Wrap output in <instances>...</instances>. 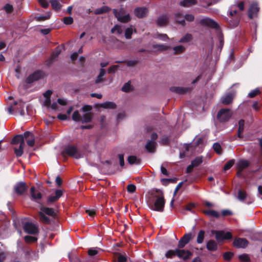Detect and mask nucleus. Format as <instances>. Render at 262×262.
I'll return each mask as SVG.
<instances>
[{
	"mask_svg": "<svg viewBox=\"0 0 262 262\" xmlns=\"http://www.w3.org/2000/svg\"><path fill=\"white\" fill-rule=\"evenodd\" d=\"M121 90L124 92H129L132 90L129 82L125 83L121 88Z\"/></svg>",
	"mask_w": 262,
	"mask_h": 262,
	"instance_id": "obj_53",
	"label": "nucleus"
},
{
	"mask_svg": "<svg viewBox=\"0 0 262 262\" xmlns=\"http://www.w3.org/2000/svg\"><path fill=\"white\" fill-rule=\"evenodd\" d=\"M61 52V48L59 46H57L51 54L49 58L50 63H52L54 60H55Z\"/></svg>",
	"mask_w": 262,
	"mask_h": 262,
	"instance_id": "obj_20",
	"label": "nucleus"
},
{
	"mask_svg": "<svg viewBox=\"0 0 262 262\" xmlns=\"http://www.w3.org/2000/svg\"><path fill=\"white\" fill-rule=\"evenodd\" d=\"M161 143L163 145H168L169 143V139L167 136H164L161 139Z\"/></svg>",
	"mask_w": 262,
	"mask_h": 262,
	"instance_id": "obj_62",
	"label": "nucleus"
},
{
	"mask_svg": "<svg viewBox=\"0 0 262 262\" xmlns=\"http://www.w3.org/2000/svg\"><path fill=\"white\" fill-rule=\"evenodd\" d=\"M136 187L134 184H129L127 186V191L129 193H134L136 191Z\"/></svg>",
	"mask_w": 262,
	"mask_h": 262,
	"instance_id": "obj_61",
	"label": "nucleus"
},
{
	"mask_svg": "<svg viewBox=\"0 0 262 262\" xmlns=\"http://www.w3.org/2000/svg\"><path fill=\"white\" fill-rule=\"evenodd\" d=\"M203 212L205 215L207 216L214 217L217 219L219 218L220 217V214L219 212L214 210H204Z\"/></svg>",
	"mask_w": 262,
	"mask_h": 262,
	"instance_id": "obj_36",
	"label": "nucleus"
},
{
	"mask_svg": "<svg viewBox=\"0 0 262 262\" xmlns=\"http://www.w3.org/2000/svg\"><path fill=\"white\" fill-rule=\"evenodd\" d=\"M249 244L248 240L245 238L237 237L234 239L233 244L237 248H245Z\"/></svg>",
	"mask_w": 262,
	"mask_h": 262,
	"instance_id": "obj_12",
	"label": "nucleus"
},
{
	"mask_svg": "<svg viewBox=\"0 0 262 262\" xmlns=\"http://www.w3.org/2000/svg\"><path fill=\"white\" fill-rule=\"evenodd\" d=\"M105 70L104 69H101L100 70V73L98 75L97 79L95 80V83L98 84L104 81V78H103V77L105 75Z\"/></svg>",
	"mask_w": 262,
	"mask_h": 262,
	"instance_id": "obj_33",
	"label": "nucleus"
},
{
	"mask_svg": "<svg viewBox=\"0 0 262 262\" xmlns=\"http://www.w3.org/2000/svg\"><path fill=\"white\" fill-rule=\"evenodd\" d=\"M145 148L149 152H154L156 149L155 142L148 141L145 145Z\"/></svg>",
	"mask_w": 262,
	"mask_h": 262,
	"instance_id": "obj_35",
	"label": "nucleus"
},
{
	"mask_svg": "<svg viewBox=\"0 0 262 262\" xmlns=\"http://www.w3.org/2000/svg\"><path fill=\"white\" fill-rule=\"evenodd\" d=\"M213 148L218 155H221L222 154V148L220 143L217 142L214 143L213 145Z\"/></svg>",
	"mask_w": 262,
	"mask_h": 262,
	"instance_id": "obj_46",
	"label": "nucleus"
},
{
	"mask_svg": "<svg viewBox=\"0 0 262 262\" xmlns=\"http://www.w3.org/2000/svg\"><path fill=\"white\" fill-rule=\"evenodd\" d=\"M93 115L92 113H86L81 117L80 122L82 123H89L92 120Z\"/></svg>",
	"mask_w": 262,
	"mask_h": 262,
	"instance_id": "obj_25",
	"label": "nucleus"
},
{
	"mask_svg": "<svg viewBox=\"0 0 262 262\" xmlns=\"http://www.w3.org/2000/svg\"><path fill=\"white\" fill-rule=\"evenodd\" d=\"M185 48L182 45L176 46L173 48V50L174 51V54L175 55L182 54L185 51Z\"/></svg>",
	"mask_w": 262,
	"mask_h": 262,
	"instance_id": "obj_40",
	"label": "nucleus"
},
{
	"mask_svg": "<svg viewBox=\"0 0 262 262\" xmlns=\"http://www.w3.org/2000/svg\"><path fill=\"white\" fill-rule=\"evenodd\" d=\"M81 117V116L79 114L78 111H75L74 112L72 116V120L75 122H80Z\"/></svg>",
	"mask_w": 262,
	"mask_h": 262,
	"instance_id": "obj_47",
	"label": "nucleus"
},
{
	"mask_svg": "<svg viewBox=\"0 0 262 262\" xmlns=\"http://www.w3.org/2000/svg\"><path fill=\"white\" fill-rule=\"evenodd\" d=\"M178 181L177 178H163L161 179V183L164 186H167L169 183H176Z\"/></svg>",
	"mask_w": 262,
	"mask_h": 262,
	"instance_id": "obj_39",
	"label": "nucleus"
},
{
	"mask_svg": "<svg viewBox=\"0 0 262 262\" xmlns=\"http://www.w3.org/2000/svg\"><path fill=\"white\" fill-rule=\"evenodd\" d=\"M206 248L210 251H215L217 249V244L215 241L210 239L207 243Z\"/></svg>",
	"mask_w": 262,
	"mask_h": 262,
	"instance_id": "obj_23",
	"label": "nucleus"
},
{
	"mask_svg": "<svg viewBox=\"0 0 262 262\" xmlns=\"http://www.w3.org/2000/svg\"><path fill=\"white\" fill-rule=\"evenodd\" d=\"M119 67V65H113L108 69L107 73L108 74H114L118 69Z\"/></svg>",
	"mask_w": 262,
	"mask_h": 262,
	"instance_id": "obj_56",
	"label": "nucleus"
},
{
	"mask_svg": "<svg viewBox=\"0 0 262 262\" xmlns=\"http://www.w3.org/2000/svg\"><path fill=\"white\" fill-rule=\"evenodd\" d=\"M247 197V194L246 191L239 189L238 191L237 198L241 201H244Z\"/></svg>",
	"mask_w": 262,
	"mask_h": 262,
	"instance_id": "obj_42",
	"label": "nucleus"
},
{
	"mask_svg": "<svg viewBox=\"0 0 262 262\" xmlns=\"http://www.w3.org/2000/svg\"><path fill=\"white\" fill-rule=\"evenodd\" d=\"M99 107L106 109H115L117 107V105L113 102L106 101L100 104Z\"/></svg>",
	"mask_w": 262,
	"mask_h": 262,
	"instance_id": "obj_29",
	"label": "nucleus"
},
{
	"mask_svg": "<svg viewBox=\"0 0 262 262\" xmlns=\"http://www.w3.org/2000/svg\"><path fill=\"white\" fill-rule=\"evenodd\" d=\"M202 162V158L200 157H197L194 160L191 161V164L194 167H196L199 166Z\"/></svg>",
	"mask_w": 262,
	"mask_h": 262,
	"instance_id": "obj_44",
	"label": "nucleus"
},
{
	"mask_svg": "<svg viewBox=\"0 0 262 262\" xmlns=\"http://www.w3.org/2000/svg\"><path fill=\"white\" fill-rule=\"evenodd\" d=\"M127 161L129 164L133 165L137 163V158L135 156H129L127 158Z\"/></svg>",
	"mask_w": 262,
	"mask_h": 262,
	"instance_id": "obj_58",
	"label": "nucleus"
},
{
	"mask_svg": "<svg viewBox=\"0 0 262 262\" xmlns=\"http://www.w3.org/2000/svg\"><path fill=\"white\" fill-rule=\"evenodd\" d=\"M133 34V30L130 28H127L125 31V37L126 39H130Z\"/></svg>",
	"mask_w": 262,
	"mask_h": 262,
	"instance_id": "obj_57",
	"label": "nucleus"
},
{
	"mask_svg": "<svg viewBox=\"0 0 262 262\" xmlns=\"http://www.w3.org/2000/svg\"><path fill=\"white\" fill-rule=\"evenodd\" d=\"M192 234L191 232L185 234L179 240L178 244V248H183L191 239Z\"/></svg>",
	"mask_w": 262,
	"mask_h": 262,
	"instance_id": "obj_10",
	"label": "nucleus"
},
{
	"mask_svg": "<svg viewBox=\"0 0 262 262\" xmlns=\"http://www.w3.org/2000/svg\"><path fill=\"white\" fill-rule=\"evenodd\" d=\"M38 214L40 220L42 223L47 225L51 224V220L49 217L47 216L42 212H39Z\"/></svg>",
	"mask_w": 262,
	"mask_h": 262,
	"instance_id": "obj_34",
	"label": "nucleus"
},
{
	"mask_svg": "<svg viewBox=\"0 0 262 262\" xmlns=\"http://www.w3.org/2000/svg\"><path fill=\"white\" fill-rule=\"evenodd\" d=\"M30 193L31 196V200L35 201L37 203H39L38 200H41L42 198V194L39 192L36 191L34 187H32L30 189Z\"/></svg>",
	"mask_w": 262,
	"mask_h": 262,
	"instance_id": "obj_16",
	"label": "nucleus"
},
{
	"mask_svg": "<svg viewBox=\"0 0 262 262\" xmlns=\"http://www.w3.org/2000/svg\"><path fill=\"white\" fill-rule=\"evenodd\" d=\"M232 113L229 108H222L217 113L216 118L221 123L228 121L231 117Z\"/></svg>",
	"mask_w": 262,
	"mask_h": 262,
	"instance_id": "obj_3",
	"label": "nucleus"
},
{
	"mask_svg": "<svg viewBox=\"0 0 262 262\" xmlns=\"http://www.w3.org/2000/svg\"><path fill=\"white\" fill-rule=\"evenodd\" d=\"M148 12L147 8L145 7H137L134 10L135 15L139 18H142L147 16Z\"/></svg>",
	"mask_w": 262,
	"mask_h": 262,
	"instance_id": "obj_13",
	"label": "nucleus"
},
{
	"mask_svg": "<svg viewBox=\"0 0 262 262\" xmlns=\"http://www.w3.org/2000/svg\"><path fill=\"white\" fill-rule=\"evenodd\" d=\"M233 100V95L231 93L228 94L225 96H223L221 98V102L225 104L228 105L231 103Z\"/></svg>",
	"mask_w": 262,
	"mask_h": 262,
	"instance_id": "obj_26",
	"label": "nucleus"
},
{
	"mask_svg": "<svg viewBox=\"0 0 262 262\" xmlns=\"http://www.w3.org/2000/svg\"><path fill=\"white\" fill-rule=\"evenodd\" d=\"M63 21L66 25H71L73 23V19L72 17H64L63 18Z\"/></svg>",
	"mask_w": 262,
	"mask_h": 262,
	"instance_id": "obj_59",
	"label": "nucleus"
},
{
	"mask_svg": "<svg viewBox=\"0 0 262 262\" xmlns=\"http://www.w3.org/2000/svg\"><path fill=\"white\" fill-rule=\"evenodd\" d=\"M157 23L158 25L160 27L165 26L168 23V18L166 15L161 16L158 18Z\"/></svg>",
	"mask_w": 262,
	"mask_h": 262,
	"instance_id": "obj_30",
	"label": "nucleus"
},
{
	"mask_svg": "<svg viewBox=\"0 0 262 262\" xmlns=\"http://www.w3.org/2000/svg\"><path fill=\"white\" fill-rule=\"evenodd\" d=\"M63 153L77 159L81 157V154L78 151L77 148L72 145L67 146L64 149Z\"/></svg>",
	"mask_w": 262,
	"mask_h": 262,
	"instance_id": "obj_6",
	"label": "nucleus"
},
{
	"mask_svg": "<svg viewBox=\"0 0 262 262\" xmlns=\"http://www.w3.org/2000/svg\"><path fill=\"white\" fill-rule=\"evenodd\" d=\"M37 238L30 235H26L24 237V240L28 244L34 243L37 241Z\"/></svg>",
	"mask_w": 262,
	"mask_h": 262,
	"instance_id": "obj_45",
	"label": "nucleus"
},
{
	"mask_svg": "<svg viewBox=\"0 0 262 262\" xmlns=\"http://www.w3.org/2000/svg\"><path fill=\"white\" fill-rule=\"evenodd\" d=\"M18 143H20V145H21V143L25 144L24 137L23 135H17L15 136L13 138L11 142L12 144H17Z\"/></svg>",
	"mask_w": 262,
	"mask_h": 262,
	"instance_id": "obj_24",
	"label": "nucleus"
},
{
	"mask_svg": "<svg viewBox=\"0 0 262 262\" xmlns=\"http://www.w3.org/2000/svg\"><path fill=\"white\" fill-rule=\"evenodd\" d=\"M229 12V16L231 17L232 19H230L229 24V25L232 28L236 27L238 26L240 17L238 15H237V11L236 10V5H231L228 10Z\"/></svg>",
	"mask_w": 262,
	"mask_h": 262,
	"instance_id": "obj_2",
	"label": "nucleus"
},
{
	"mask_svg": "<svg viewBox=\"0 0 262 262\" xmlns=\"http://www.w3.org/2000/svg\"><path fill=\"white\" fill-rule=\"evenodd\" d=\"M116 32L118 34H120L122 33V30L121 28V27L118 25H116L112 29H111V32L112 33H114Z\"/></svg>",
	"mask_w": 262,
	"mask_h": 262,
	"instance_id": "obj_55",
	"label": "nucleus"
},
{
	"mask_svg": "<svg viewBox=\"0 0 262 262\" xmlns=\"http://www.w3.org/2000/svg\"><path fill=\"white\" fill-rule=\"evenodd\" d=\"M185 20H186L188 21H192L194 19V16L192 14H186L184 16Z\"/></svg>",
	"mask_w": 262,
	"mask_h": 262,
	"instance_id": "obj_64",
	"label": "nucleus"
},
{
	"mask_svg": "<svg viewBox=\"0 0 262 262\" xmlns=\"http://www.w3.org/2000/svg\"><path fill=\"white\" fill-rule=\"evenodd\" d=\"M192 39V36L191 34L187 33L179 40V42L187 43L189 42Z\"/></svg>",
	"mask_w": 262,
	"mask_h": 262,
	"instance_id": "obj_43",
	"label": "nucleus"
},
{
	"mask_svg": "<svg viewBox=\"0 0 262 262\" xmlns=\"http://www.w3.org/2000/svg\"><path fill=\"white\" fill-rule=\"evenodd\" d=\"M212 233L215 235V239L218 243L223 242L225 239H230L233 237L232 234L230 232L225 233L224 231L212 230Z\"/></svg>",
	"mask_w": 262,
	"mask_h": 262,
	"instance_id": "obj_5",
	"label": "nucleus"
},
{
	"mask_svg": "<svg viewBox=\"0 0 262 262\" xmlns=\"http://www.w3.org/2000/svg\"><path fill=\"white\" fill-rule=\"evenodd\" d=\"M196 0H183L180 2V5L184 7H190L197 4Z\"/></svg>",
	"mask_w": 262,
	"mask_h": 262,
	"instance_id": "obj_28",
	"label": "nucleus"
},
{
	"mask_svg": "<svg viewBox=\"0 0 262 262\" xmlns=\"http://www.w3.org/2000/svg\"><path fill=\"white\" fill-rule=\"evenodd\" d=\"M27 144L30 146L33 147L35 143V139L34 136H32L30 138L26 140Z\"/></svg>",
	"mask_w": 262,
	"mask_h": 262,
	"instance_id": "obj_63",
	"label": "nucleus"
},
{
	"mask_svg": "<svg viewBox=\"0 0 262 262\" xmlns=\"http://www.w3.org/2000/svg\"><path fill=\"white\" fill-rule=\"evenodd\" d=\"M45 76V73L41 70H36L30 74L26 79L27 84H31L35 81L42 79Z\"/></svg>",
	"mask_w": 262,
	"mask_h": 262,
	"instance_id": "obj_4",
	"label": "nucleus"
},
{
	"mask_svg": "<svg viewBox=\"0 0 262 262\" xmlns=\"http://www.w3.org/2000/svg\"><path fill=\"white\" fill-rule=\"evenodd\" d=\"M111 10V9L110 7L106 6H104L95 10L94 14L96 15L101 14L106 12H108Z\"/></svg>",
	"mask_w": 262,
	"mask_h": 262,
	"instance_id": "obj_31",
	"label": "nucleus"
},
{
	"mask_svg": "<svg viewBox=\"0 0 262 262\" xmlns=\"http://www.w3.org/2000/svg\"><path fill=\"white\" fill-rule=\"evenodd\" d=\"M51 6L55 11H59L61 8V5L58 0H51L50 1Z\"/></svg>",
	"mask_w": 262,
	"mask_h": 262,
	"instance_id": "obj_38",
	"label": "nucleus"
},
{
	"mask_svg": "<svg viewBox=\"0 0 262 262\" xmlns=\"http://www.w3.org/2000/svg\"><path fill=\"white\" fill-rule=\"evenodd\" d=\"M234 163H235V160L234 159H231V160H229L225 164V165L224 166V170L225 171L229 170L234 165Z\"/></svg>",
	"mask_w": 262,
	"mask_h": 262,
	"instance_id": "obj_48",
	"label": "nucleus"
},
{
	"mask_svg": "<svg viewBox=\"0 0 262 262\" xmlns=\"http://www.w3.org/2000/svg\"><path fill=\"white\" fill-rule=\"evenodd\" d=\"M40 209L41 211V212H42L45 214H46L52 217H55L56 216V213L53 208L42 206L40 207Z\"/></svg>",
	"mask_w": 262,
	"mask_h": 262,
	"instance_id": "obj_21",
	"label": "nucleus"
},
{
	"mask_svg": "<svg viewBox=\"0 0 262 262\" xmlns=\"http://www.w3.org/2000/svg\"><path fill=\"white\" fill-rule=\"evenodd\" d=\"M154 195L155 197L157 198V199L155 201L154 206H152V210L156 211L163 212L165 203L163 191L156 189L155 190V193Z\"/></svg>",
	"mask_w": 262,
	"mask_h": 262,
	"instance_id": "obj_1",
	"label": "nucleus"
},
{
	"mask_svg": "<svg viewBox=\"0 0 262 262\" xmlns=\"http://www.w3.org/2000/svg\"><path fill=\"white\" fill-rule=\"evenodd\" d=\"M176 252L177 256L180 258H183L184 260L188 259L192 255V253L190 251L179 249V248L176 249Z\"/></svg>",
	"mask_w": 262,
	"mask_h": 262,
	"instance_id": "obj_11",
	"label": "nucleus"
},
{
	"mask_svg": "<svg viewBox=\"0 0 262 262\" xmlns=\"http://www.w3.org/2000/svg\"><path fill=\"white\" fill-rule=\"evenodd\" d=\"M113 13L117 19L121 23H127L130 20V17L128 14L123 15V16H120L119 14L117 13V9H113Z\"/></svg>",
	"mask_w": 262,
	"mask_h": 262,
	"instance_id": "obj_19",
	"label": "nucleus"
},
{
	"mask_svg": "<svg viewBox=\"0 0 262 262\" xmlns=\"http://www.w3.org/2000/svg\"><path fill=\"white\" fill-rule=\"evenodd\" d=\"M233 256V253L231 252H226L223 254L224 260L229 261Z\"/></svg>",
	"mask_w": 262,
	"mask_h": 262,
	"instance_id": "obj_52",
	"label": "nucleus"
},
{
	"mask_svg": "<svg viewBox=\"0 0 262 262\" xmlns=\"http://www.w3.org/2000/svg\"><path fill=\"white\" fill-rule=\"evenodd\" d=\"M259 11V8L256 3L252 4L248 11V16L250 19H253L255 15Z\"/></svg>",
	"mask_w": 262,
	"mask_h": 262,
	"instance_id": "obj_14",
	"label": "nucleus"
},
{
	"mask_svg": "<svg viewBox=\"0 0 262 262\" xmlns=\"http://www.w3.org/2000/svg\"><path fill=\"white\" fill-rule=\"evenodd\" d=\"M205 232L203 230H201L197 235L196 242L198 244H202L203 243L204 238H205Z\"/></svg>",
	"mask_w": 262,
	"mask_h": 262,
	"instance_id": "obj_41",
	"label": "nucleus"
},
{
	"mask_svg": "<svg viewBox=\"0 0 262 262\" xmlns=\"http://www.w3.org/2000/svg\"><path fill=\"white\" fill-rule=\"evenodd\" d=\"M25 145V144L21 143V145H19L18 148L16 147L14 148V153L17 157H20L23 154Z\"/></svg>",
	"mask_w": 262,
	"mask_h": 262,
	"instance_id": "obj_37",
	"label": "nucleus"
},
{
	"mask_svg": "<svg viewBox=\"0 0 262 262\" xmlns=\"http://www.w3.org/2000/svg\"><path fill=\"white\" fill-rule=\"evenodd\" d=\"M28 186L25 182H19L14 186V192L18 195H21L27 190Z\"/></svg>",
	"mask_w": 262,
	"mask_h": 262,
	"instance_id": "obj_9",
	"label": "nucleus"
},
{
	"mask_svg": "<svg viewBox=\"0 0 262 262\" xmlns=\"http://www.w3.org/2000/svg\"><path fill=\"white\" fill-rule=\"evenodd\" d=\"M260 93V91L258 89H255L252 91H251L249 94H248V97L249 98H254L257 95L259 94Z\"/></svg>",
	"mask_w": 262,
	"mask_h": 262,
	"instance_id": "obj_54",
	"label": "nucleus"
},
{
	"mask_svg": "<svg viewBox=\"0 0 262 262\" xmlns=\"http://www.w3.org/2000/svg\"><path fill=\"white\" fill-rule=\"evenodd\" d=\"M175 20L177 23L183 27L186 25L185 19L182 13L178 12L174 14Z\"/></svg>",
	"mask_w": 262,
	"mask_h": 262,
	"instance_id": "obj_22",
	"label": "nucleus"
},
{
	"mask_svg": "<svg viewBox=\"0 0 262 262\" xmlns=\"http://www.w3.org/2000/svg\"><path fill=\"white\" fill-rule=\"evenodd\" d=\"M200 24L201 26H207L212 29H219L220 26L218 23L213 19L206 17L200 20Z\"/></svg>",
	"mask_w": 262,
	"mask_h": 262,
	"instance_id": "obj_8",
	"label": "nucleus"
},
{
	"mask_svg": "<svg viewBox=\"0 0 262 262\" xmlns=\"http://www.w3.org/2000/svg\"><path fill=\"white\" fill-rule=\"evenodd\" d=\"M127 260V257L126 254H124L119 253L115 252L113 256V262H126Z\"/></svg>",
	"mask_w": 262,
	"mask_h": 262,
	"instance_id": "obj_17",
	"label": "nucleus"
},
{
	"mask_svg": "<svg viewBox=\"0 0 262 262\" xmlns=\"http://www.w3.org/2000/svg\"><path fill=\"white\" fill-rule=\"evenodd\" d=\"M24 231L29 234L35 235L38 233L39 230L38 227L34 224L27 222L23 224Z\"/></svg>",
	"mask_w": 262,
	"mask_h": 262,
	"instance_id": "obj_7",
	"label": "nucleus"
},
{
	"mask_svg": "<svg viewBox=\"0 0 262 262\" xmlns=\"http://www.w3.org/2000/svg\"><path fill=\"white\" fill-rule=\"evenodd\" d=\"M170 91L179 94H184L190 91V88L181 86H171Z\"/></svg>",
	"mask_w": 262,
	"mask_h": 262,
	"instance_id": "obj_18",
	"label": "nucleus"
},
{
	"mask_svg": "<svg viewBox=\"0 0 262 262\" xmlns=\"http://www.w3.org/2000/svg\"><path fill=\"white\" fill-rule=\"evenodd\" d=\"M238 258L243 262H249L250 259L249 255L247 254H242L238 256Z\"/></svg>",
	"mask_w": 262,
	"mask_h": 262,
	"instance_id": "obj_51",
	"label": "nucleus"
},
{
	"mask_svg": "<svg viewBox=\"0 0 262 262\" xmlns=\"http://www.w3.org/2000/svg\"><path fill=\"white\" fill-rule=\"evenodd\" d=\"M152 47L154 49H158L160 51H165L169 48V47L166 45L158 44L153 45Z\"/></svg>",
	"mask_w": 262,
	"mask_h": 262,
	"instance_id": "obj_50",
	"label": "nucleus"
},
{
	"mask_svg": "<svg viewBox=\"0 0 262 262\" xmlns=\"http://www.w3.org/2000/svg\"><path fill=\"white\" fill-rule=\"evenodd\" d=\"M237 168L244 169L250 165V162L246 160H241L237 163Z\"/></svg>",
	"mask_w": 262,
	"mask_h": 262,
	"instance_id": "obj_32",
	"label": "nucleus"
},
{
	"mask_svg": "<svg viewBox=\"0 0 262 262\" xmlns=\"http://www.w3.org/2000/svg\"><path fill=\"white\" fill-rule=\"evenodd\" d=\"M244 126L245 120L243 119L239 120L238 121V128L237 130V136L239 138L243 137V133L244 130Z\"/></svg>",
	"mask_w": 262,
	"mask_h": 262,
	"instance_id": "obj_27",
	"label": "nucleus"
},
{
	"mask_svg": "<svg viewBox=\"0 0 262 262\" xmlns=\"http://www.w3.org/2000/svg\"><path fill=\"white\" fill-rule=\"evenodd\" d=\"M93 107L91 105H84L81 108V111L85 113H91L90 112L92 110Z\"/></svg>",
	"mask_w": 262,
	"mask_h": 262,
	"instance_id": "obj_60",
	"label": "nucleus"
},
{
	"mask_svg": "<svg viewBox=\"0 0 262 262\" xmlns=\"http://www.w3.org/2000/svg\"><path fill=\"white\" fill-rule=\"evenodd\" d=\"M176 249L174 250H169L165 254V257L167 258H172L174 256H177Z\"/></svg>",
	"mask_w": 262,
	"mask_h": 262,
	"instance_id": "obj_49",
	"label": "nucleus"
},
{
	"mask_svg": "<svg viewBox=\"0 0 262 262\" xmlns=\"http://www.w3.org/2000/svg\"><path fill=\"white\" fill-rule=\"evenodd\" d=\"M63 191L60 189H57L55 191V195H50L47 200L48 204L55 202L62 195Z\"/></svg>",
	"mask_w": 262,
	"mask_h": 262,
	"instance_id": "obj_15",
	"label": "nucleus"
}]
</instances>
